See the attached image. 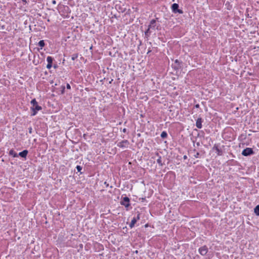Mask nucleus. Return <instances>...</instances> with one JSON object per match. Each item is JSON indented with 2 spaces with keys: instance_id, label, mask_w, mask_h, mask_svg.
Masks as SVG:
<instances>
[{
  "instance_id": "obj_2",
  "label": "nucleus",
  "mask_w": 259,
  "mask_h": 259,
  "mask_svg": "<svg viewBox=\"0 0 259 259\" xmlns=\"http://www.w3.org/2000/svg\"><path fill=\"white\" fill-rule=\"evenodd\" d=\"M120 204L122 205H123L126 208H128L131 204H130V199L126 196L125 195H122L121 196V200L120 201Z\"/></svg>"
},
{
  "instance_id": "obj_33",
  "label": "nucleus",
  "mask_w": 259,
  "mask_h": 259,
  "mask_svg": "<svg viewBox=\"0 0 259 259\" xmlns=\"http://www.w3.org/2000/svg\"><path fill=\"white\" fill-rule=\"evenodd\" d=\"M52 4H54V5L56 4V0H53L52 1Z\"/></svg>"
},
{
  "instance_id": "obj_21",
  "label": "nucleus",
  "mask_w": 259,
  "mask_h": 259,
  "mask_svg": "<svg viewBox=\"0 0 259 259\" xmlns=\"http://www.w3.org/2000/svg\"><path fill=\"white\" fill-rule=\"evenodd\" d=\"M137 215H135L133 217V219L136 220V221H138L140 219V213L139 212H137Z\"/></svg>"
},
{
  "instance_id": "obj_16",
  "label": "nucleus",
  "mask_w": 259,
  "mask_h": 259,
  "mask_svg": "<svg viewBox=\"0 0 259 259\" xmlns=\"http://www.w3.org/2000/svg\"><path fill=\"white\" fill-rule=\"evenodd\" d=\"M38 46L40 47V49H42L45 46V42L44 40H41L38 42Z\"/></svg>"
},
{
  "instance_id": "obj_28",
  "label": "nucleus",
  "mask_w": 259,
  "mask_h": 259,
  "mask_svg": "<svg viewBox=\"0 0 259 259\" xmlns=\"http://www.w3.org/2000/svg\"><path fill=\"white\" fill-rule=\"evenodd\" d=\"M28 132H29V134H31L32 133V127L30 126V127H29L28 128Z\"/></svg>"
},
{
  "instance_id": "obj_9",
  "label": "nucleus",
  "mask_w": 259,
  "mask_h": 259,
  "mask_svg": "<svg viewBox=\"0 0 259 259\" xmlns=\"http://www.w3.org/2000/svg\"><path fill=\"white\" fill-rule=\"evenodd\" d=\"M158 19L157 18L156 19H152L150 21V24L148 25V27L151 28L152 29H154L155 27L156 26V20Z\"/></svg>"
},
{
  "instance_id": "obj_25",
  "label": "nucleus",
  "mask_w": 259,
  "mask_h": 259,
  "mask_svg": "<svg viewBox=\"0 0 259 259\" xmlns=\"http://www.w3.org/2000/svg\"><path fill=\"white\" fill-rule=\"evenodd\" d=\"M61 88H62L61 92V94H64V93H65V86H63V85H62V86L61 87Z\"/></svg>"
},
{
  "instance_id": "obj_29",
  "label": "nucleus",
  "mask_w": 259,
  "mask_h": 259,
  "mask_svg": "<svg viewBox=\"0 0 259 259\" xmlns=\"http://www.w3.org/2000/svg\"><path fill=\"white\" fill-rule=\"evenodd\" d=\"M67 89L70 90L71 89V87L69 83H67L66 84Z\"/></svg>"
},
{
  "instance_id": "obj_14",
  "label": "nucleus",
  "mask_w": 259,
  "mask_h": 259,
  "mask_svg": "<svg viewBox=\"0 0 259 259\" xmlns=\"http://www.w3.org/2000/svg\"><path fill=\"white\" fill-rule=\"evenodd\" d=\"M9 155L12 156L13 157H17L18 156V154L13 149H11L9 151Z\"/></svg>"
},
{
  "instance_id": "obj_11",
  "label": "nucleus",
  "mask_w": 259,
  "mask_h": 259,
  "mask_svg": "<svg viewBox=\"0 0 259 259\" xmlns=\"http://www.w3.org/2000/svg\"><path fill=\"white\" fill-rule=\"evenodd\" d=\"M202 119L201 118H198L196 122V126L198 128H202Z\"/></svg>"
},
{
  "instance_id": "obj_23",
  "label": "nucleus",
  "mask_w": 259,
  "mask_h": 259,
  "mask_svg": "<svg viewBox=\"0 0 259 259\" xmlns=\"http://www.w3.org/2000/svg\"><path fill=\"white\" fill-rule=\"evenodd\" d=\"M78 57V54H74L71 56V59L73 61H74L75 59H77Z\"/></svg>"
},
{
  "instance_id": "obj_12",
  "label": "nucleus",
  "mask_w": 259,
  "mask_h": 259,
  "mask_svg": "<svg viewBox=\"0 0 259 259\" xmlns=\"http://www.w3.org/2000/svg\"><path fill=\"white\" fill-rule=\"evenodd\" d=\"M115 8L117 11H118L119 12H121L122 13L124 12L126 10V8H122V6L119 5H116L115 6Z\"/></svg>"
},
{
  "instance_id": "obj_4",
  "label": "nucleus",
  "mask_w": 259,
  "mask_h": 259,
  "mask_svg": "<svg viewBox=\"0 0 259 259\" xmlns=\"http://www.w3.org/2000/svg\"><path fill=\"white\" fill-rule=\"evenodd\" d=\"M255 153L252 148H246L242 151V155L244 156H249L253 155Z\"/></svg>"
},
{
  "instance_id": "obj_27",
  "label": "nucleus",
  "mask_w": 259,
  "mask_h": 259,
  "mask_svg": "<svg viewBox=\"0 0 259 259\" xmlns=\"http://www.w3.org/2000/svg\"><path fill=\"white\" fill-rule=\"evenodd\" d=\"M52 67V64H48L47 65V68L48 69H51Z\"/></svg>"
},
{
  "instance_id": "obj_39",
  "label": "nucleus",
  "mask_w": 259,
  "mask_h": 259,
  "mask_svg": "<svg viewBox=\"0 0 259 259\" xmlns=\"http://www.w3.org/2000/svg\"><path fill=\"white\" fill-rule=\"evenodd\" d=\"M196 145H197V146H199L200 144H199V142H198V143H196Z\"/></svg>"
},
{
  "instance_id": "obj_5",
  "label": "nucleus",
  "mask_w": 259,
  "mask_h": 259,
  "mask_svg": "<svg viewBox=\"0 0 259 259\" xmlns=\"http://www.w3.org/2000/svg\"><path fill=\"white\" fill-rule=\"evenodd\" d=\"M179 5L177 3L173 4L171 6V9L172 12L175 13H179L180 14H182L183 13V11L181 9H179Z\"/></svg>"
},
{
  "instance_id": "obj_36",
  "label": "nucleus",
  "mask_w": 259,
  "mask_h": 259,
  "mask_svg": "<svg viewBox=\"0 0 259 259\" xmlns=\"http://www.w3.org/2000/svg\"><path fill=\"white\" fill-rule=\"evenodd\" d=\"M23 3H26L27 1L26 0H22Z\"/></svg>"
},
{
  "instance_id": "obj_30",
  "label": "nucleus",
  "mask_w": 259,
  "mask_h": 259,
  "mask_svg": "<svg viewBox=\"0 0 259 259\" xmlns=\"http://www.w3.org/2000/svg\"><path fill=\"white\" fill-rule=\"evenodd\" d=\"M132 222H133L134 224H135L137 222V221H136V220H135L133 218V219L132 220Z\"/></svg>"
},
{
  "instance_id": "obj_32",
  "label": "nucleus",
  "mask_w": 259,
  "mask_h": 259,
  "mask_svg": "<svg viewBox=\"0 0 259 259\" xmlns=\"http://www.w3.org/2000/svg\"><path fill=\"white\" fill-rule=\"evenodd\" d=\"M194 107L196 108H198L199 107V105L198 104H196L195 106H194Z\"/></svg>"
},
{
  "instance_id": "obj_1",
  "label": "nucleus",
  "mask_w": 259,
  "mask_h": 259,
  "mask_svg": "<svg viewBox=\"0 0 259 259\" xmlns=\"http://www.w3.org/2000/svg\"><path fill=\"white\" fill-rule=\"evenodd\" d=\"M30 103L31 104V107H30V109L32 111V113H31V116L35 115L37 112L42 109V107L38 105L37 102L36 101L35 99H33Z\"/></svg>"
},
{
  "instance_id": "obj_15",
  "label": "nucleus",
  "mask_w": 259,
  "mask_h": 259,
  "mask_svg": "<svg viewBox=\"0 0 259 259\" xmlns=\"http://www.w3.org/2000/svg\"><path fill=\"white\" fill-rule=\"evenodd\" d=\"M157 155L158 156V158L157 159V162L158 163V164L162 166L163 165V163L161 161V156H160L158 153H157Z\"/></svg>"
},
{
  "instance_id": "obj_26",
  "label": "nucleus",
  "mask_w": 259,
  "mask_h": 259,
  "mask_svg": "<svg viewBox=\"0 0 259 259\" xmlns=\"http://www.w3.org/2000/svg\"><path fill=\"white\" fill-rule=\"evenodd\" d=\"M135 224H134L133 222H131L130 224H129V226L132 229L133 228L134 226H135Z\"/></svg>"
},
{
  "instance_id": "obj_34",
  "label": "nucleus",
  "mask_w": 259,
  "mask_h": 259,
  "mask_svg": "<svg viewBox=\"0 0 259 259\" xmlns=\"http://www.w3.org/2000/svg\"><path fill=\"white\" fill-rule=\"evenodd\" d=\"M122 131H123V133H126V129L124 128L123 129Z\"/></svg>"
},
{
  "instance_id": "obj_17",
  "label": "nucleus",
  "mask_w": 259,
  "mask_h": 259,
  "mask_svg": "<svg viewBox=\"0 0 259 259\" xmlns=\"http://www.w3.org/2000/svg\"><path fill=\"white\" fill-rule=\"evenodd\" d=\"M47 61L48 62V64H53V62L54 61V58L51 56H48L47 58Z\"/></svg>"
},
{
  "instance_id": "obj_38",
  "label": "nucleus",
  "mask_w": 259,
  "mask_h": 259,
  "mask_svg": "<svg viewBox=\"0 0 259 259\" xmlns=\"http://www.w3.org/2000/svg\"><path fill=\"white\" fill-rule=\"evenodd\" d=\"M54 67L55 68H57V65H55L54 66Z\"/></svg>"
},
{
  "instance_id": "obj_35",
  "label": "nucleus",
  "mask_w": 259,
  "mask_h": 259,
  "mask_svg": "<svg viewBox=\"0 0 259 259\" xmlns=\"http://www.w3.org/2000/svg\"><path fill=\"white\" fill-rule=\"evenodd\" d=\"M183 158H184V159H187V155H184V157H183Z\"/></svg>"
},
{
  "instance_id": "obj_40",
  "label": "nucleus",
  "mask_w": 259,
  "mask_h": 259,
  "mask_svg": "<svg viewBox=\"0 0 259 259\" xmlns=\"http://www.w3.org/2000/svg\"><path fill=\"white\" fill-rule=\"evenodd\" d=\"M112 81H113V79H111V80L109 82L111 83Z\"/></svg>"
},
{
  "instance_id": "obj_31",
  "label": "nucleus",
  "mask_w": 259,
  "mask_h": 259,
  "mask_svg": "<svg viewBox=\"0 0 259 259\" xmlns=\"http://www.w3.org/2000/svg\"><path fill=\"white\" fill-rule=\"evenodd\" d=\"M104 184L106 186V187L109 186V184L107 183V182H105Z\"/></svg>"
},
{
  "instance_id": "obj_6",
  "label": "nucleus",
  "mask_w": 259,
  "mask_h": 259,
  "mask_svg": "<svg viewBox=\"0 0 259 259\" xmlns=\"http://www.w3.org/2000/svg\"><path fill=\"white\" fill-rule=\"evenodd\" d=\"M208 250L206 245H204L199 248L198 252L201 255H205L208 252Z\"/></svg>"
},
{
  "instance_id": "obj_7",
  "label": "nucleus",
  "mask_w": 259,
  "mask_h": 259,
  "mask_svg": "<svg viewBox=\"0 0 259 259\" xmlns=\"http://www.w3.org/2000/svg\"><path fill=\"white\" fill-rule=\"evenodd\" d=\"M130 144L129 142L127 140H123L117 143V145L120 148H126Z\"/></svg>"
},
{
  "instance_id": "obj_13",
  "label": "nucleus",
  "mask_w": 259,
  "mask_h": 259,
  "mask_svg": "<svg viewBox=\"0 0 259 259\" xmlns=\"http://www.w3.org/2000/svg\"><path fill=\"white\" fill-rule=\"evenodd\" d=\"M151 29V28L148 27V29L145 32V37H146L147 38H148L150 35V34L151 33V31L150 30Z\"/></svg>"
},
{
  "instance_id": "obj_18",
  "label": "nucleus",
  "mask_w": 259,
  "mask_h": 259,
  "mask_svg": "<svg viewBox=\"0 0 259 259\" xmlns=\"http://www.w3.org/2000/svg\"><path fill=\"white\" fill-rule=\"evenodd\" d=\"M254 212L256 215L259 216V205H257L254 207Z\"/></svg>"
},
{
  "instance_id": "obj_37",
  "label": "nucleus",
  "mask_w": 259,
  "mask_h": 259,
  "mask_svg": "<svg viewBox=\"0 0 259 259\" xmlns=\"http://www.w3.org/2000/svg\"><path fill=\"white\" fill-rule=\"evenodd\" d=\"M159 26H160V25H158V26H157V28H156V29L158 30V29H159V28H158V27H159Z\"/></svg>"
},
{
  "instance_id": "obj_3",
  "label": "nucleus",
  "mask_w": 259,
  "mask_h": 259,
  "mask_svg": "<svg viewBox=\"0 0 259 259\" xmlns=\"http://www.w3.org/2000/svg\"><path fill=\"white\" fill-rule=\"evenodd\" d=\"M172 68L176 71H179L183 67V62L176 59L175 62L171 64Z\"/></svg>"
},
{
  "instance_id": "obj_22",
  "label": "nucleus",
  "mask_w": 259,
  "mask_h": 259,
  "mask_svg": "<svg viewBox=\"0 0 259 259\" xmlns=\"http://www.w3.org/2000/svg\"><path fill=\"white\" fill-rule=\"evenodd\" d=\"M76 168L78 172H80V174H82V172L81 171L82 170V167L80 165H77L76 167Z\"/></svg>"
},
{
  "instance_id": "obj_10",
  "label": "nucleus",
  "mask_w": 259,
  "mask_h": 259,
  "mask_svg": "<svg viewBox=\"0 0 259 259\" xmlns=\"http://www.w3.org/2000/svg\"><path fill=\"white\" fill-rule=\"evenodd\" d=\"M28 151L27 150H24L20 152L18 154V156H20L22 158H26Z\"/></svg>"
},
{
  "instance_id": "obj_19",
  "label": "nucleus",
  "mask_w": 259,
  "mask_h": 259,
  "mask_svg": "<svg viewBox=\"0 0 259 259\" xmlns=\"http://www.w3.org/2000/svg\"><path fill=\"white\" fill-rule=\"evenodd\" d=\"M161 138L165 139L167 137V134L166 131H163L160 135Z\"/></svg>"
},
{
  "instance_id": "obj_20",
  "label": "nucleus",
  "mask_w": 259,
  "mask_h": 259,
  "mask_svg": "<svg viewBox=\"0 0 259 259\" xmlns=\"http://www.w3.org/2000/svg\"><path fill=\"white\" fill-rule=\"evenodd\" d=\"M137 215H135L133 217V219L136 220V221H138L140 219V213L139 212H137Z\"/></svg>"
},
{
  "instance_id": "obj_8",
  "label": "nucleus",
  "mask_w": 259,
  "mask_h": 259,
  "mask_svg": "<svg viewBox=\"0 0 259 259\" xmlns=\"http://www.w3.org/2000/svg\"><path fill=\"white\" fill-rule=\"evenodd\" d=\"M212 150L217 151L218 156H222L223 154V150L219 148L218 144H215L212 148Z\"/></svg>"
},
{
  "instance_id": "obj_24",
  "label": "nucleus",
  "mask_w": 259,
  "mask_h": 259,
  "mask_svg": "<svg viewBox=\"0 0 259 259\" xmlns=\"http://www.w3.org/2000/svg\"><path fill=\"white\" fill-rule=\"evenodd\" d=\"M194 156L195 158H199L200 157V153L196 152V153L194 154Z\"/></svg>"
}]
</instances>
